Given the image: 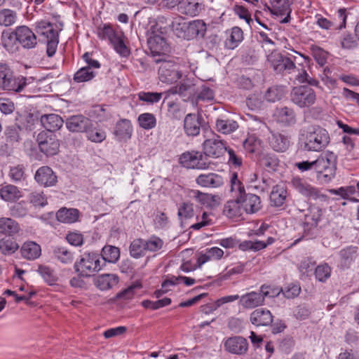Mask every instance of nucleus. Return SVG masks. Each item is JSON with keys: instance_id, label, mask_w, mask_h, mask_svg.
Returning <instances> with one entry per match:
<instances>
[{"instance_id": "1", "label": "nucleus", "mask_w": 359, "mask_h": 359, "mask_svg": "<svg viewBox=\"0 0 359 359\" xmlns=\"http://www.w3.org/2000/svg\"><path fill=\"white\" fill-rule=\"evenodd\" d=\"M328 132L319 126H311L301 133V147L306 151L320 152L330 143Z\"/></svg>"}, {"instance_id": "2", "label": "nucleus", "mask_w": 359, "mask_h": 359, "mask_svg": "<svg viewBox=\"0 0 359 359\" xmlns=\"http://www.w3.org/2000/svg\"><path fill=\"white\" fill-rule=\"evenodd\" d=\"M168 29L159 23H156L151 27L147 44L153 55H164L170 50L167 43L165 36Z\"/></svg>"}, {"instance_id": "3", "label": "nucleus", "mask_w": 359, "mask_h": 359, "mask_svg": "<svg viewBox=\"0 0 359 359\" xmlns=\"http://www.w3.org/2000/svg\"><path fill=\"white\" fill-rule=\"evenodd\" d=\"M337 156L331 151L321 154L315 160V170L317 178L321 182H329L335 175Z\"/></svg>"}, {"instance_id": "4", "label": "nucleus", "mask_w": 359, "mask_h": 359, "mask_svg": "<svg viewBox=\"0 0 359 359\" xmlns=\"http://www.w3.org/2000/svg\"><path fill=\"white\" fill-rule=\"evenodd\" d=\"M231 191L233 199L226 202L223 212L229 218H239L244 211L240 200H241V181L238 178V173L233 172L230 178Z\"/></svg>"}, {"instance_id": "5", "label": "nucleus", "mask_w": 359, "mask_h": 359, "mask_svg": "<svg viewBox=\"0 0 359 359\" xmlns=\"http://www.w3.org/2000/svg\"><path fill=\"white\" fill-rule=\"evenodd\" d=\"M27 85L23 76H15L11 67L6 62H0V90L20 92Z\"/></svg>"}, {"instance_id": "6", "label": "nucleus", "mask_w": 359, "mask_h": 359, "mask_svg": "<svg viewBox=\"0 0 359 359\" xmlns=\"http://www.w3.org/2000/svg\"><path fill=\"white\" fill-rule=\"evenodd\" d=\"M103 267L100 255L95 252H85L74 264L76 272L83 277H89L100 271Z\"/></svg>"}, {"instance_id": "7", "label": "nucleus", "mask_w": 359, "mask_h": 359, "mask_svg": "<svg viewBox=\"0 0 359 359\" xmlns=\"http://www.w3.org/2000/svg\"><path fill=\"white\" fill-rule=\"evenodd\" d=\"M156 62L160 63L158 75L161 82L172 84L182 78V72L174 60H166L165 57H162L156 60Z\"/></svg>"}, {"instance_id": "8", "label": "nucleus", "mask_w": 359, "mask_h": 359, "mask_svg": "<svg viewBox=\"0 0 359 359\" xmlns=\"http://www.w3.org/2000/svg\"><path fill=\"white\" fill-rule=\"evenodd\" d=\"M291 101L301 108L309 107L316 100V94L313 88L308 86L293 88L290 94Z\"/></svg>"}, {"instance_id": "9", "label": "nucleus", "mask_w": 359, "mask_h": 359, "mask_svg": "<svg viewBox=\"0 0 359 359\" xmlns=\"http://www.w3.org/2000/svg\"><path fill=\"white\" fill-rule=\"evenodd\" d=\"M179 162L184 168L198 170L207 169L210 165L204 153L194 150L184 152Z\"/></svg>"}, {"instance_id": "10", "label": "nucleus", "mask_w": 359, "mask_h": 359, "mask_svg": "<svg viewBox=\"0 0 359 359\" xmlns=\"http://www.w3.org/2000/svg\"><path fill=\"white\" fill-rule=\"evenodd\" d=\"M267 62L274 72L278 74H290L296 68L294 61L290 57L278 52L269 54Z\"/></svg>"}, {"instance_id": "11", "label": "nucleus", "mask_w": 359, "mask_h": 359, "mask_svg": "<svg viewBox=\"0 0 359 359\" xmlns=\"http://www.w3.org/2000/svg\"><path fill=\"white\" fill-rule=\"evenodd\" d=\"M36 141L40 151L46 156H54L58 153L60 142L55 134L41 132L37 135Z\"/></svg>"}, {"instance_id": "12", "label": "nucleus", "mask_w": 359, "mask_h": 359, "mask_svg": "<svg viewBox=\"0 0 359 359\" xmlns=\"http://www.w3.org/2000/svg\"><path fill=\"white\" fill-rule=\"evenodd\" d=\"M292 187L306 198L311 200L325 199L326 196L321 194L320 191L313 187L305 180L300 177H294L291 181Z\"/></svg>"}, {"instance_id": "13", "label": "nucleus", "mask_w": 359, "mask_h": 359, "mask_svg": "<svg viewBox=\"0 0 359 359\" xmlns=\"http://www.w3.org/2000/svg\"><path fill=\"white\" fill-rule=\"evenodd\" d=\"M242 207L247 214H255L262 208L260 197L256 194L246 193L243 184L241 182V193Z\"/></svg>"}, {"instance_id": "14", "label": "nucleus", "mask_w": 359, "mask_h": 359, "mask_svg": "<svg viewBox=\"0 0 359 359\" xmlns=\"http://www.w3.org/2000/svg\"><path fill=\"white\" fill-rule=\"evenodd\" d=\"M227 147L226 142L218 136L216 138L208 139L203 144V153L206 158H218L224 154Z\"/></svg>"}, {"instance_id": "15", "label": "nucleus", "mask_w": 359, "mask_h": 359, "mask_svg": "<svg viewBox=\"0 0 359 359\" xmlns=\"http://www.w3.org/2000/svg\"><path fill=\"white\" fill-rule=\"evenodd\" d=\"M271 6H266L265 10H268L272 15L286 16L280 21L281 23H287L290 20L292 12L291 0H271Z\"/></svg>"}, {"instance_id": "16", "label": "nucleus", "mask_w": 359, "mask_h": 359, "mask_svg": "<svg viewBox=\"0 0 359 359\" xmlns=\"http://www.w3.org/2000/svg\"><path fill=\"white\" fill-rule=\"evenodd\" d=\"M224 350L231 354L244 355L248 350L247 339L241 336L228 337L224 340Z\"/></svg>"}, {"instance_id": "17", "label": "nucleus", "mask_w": 359, "mask_h": 359, "mask_svg": "<svg viewBox=\"0 0 359 359\" xmlns=\"http://www.w3.org/2000/svg\"><path fill=\"white\" fill-rule=\"evenodd\" d=\"M65 124L72 133H85L93 126L92 121L82 114L70 116L67 118Z\"/></svg>"}, {"instance_id": "18", "label": "nucleus", "mask_w": 359, "mask_h": 359, "mask_svg": "<svg viewBox=\"0 0 359 359\" xmlns=\"http://www.w3.org/2000/svg\"><path fill=\"white\" fill-rule=\"evenodd\" d=\"M17 41L23 48H34L37 44L35 34L27 26H20L15 29Z\"/></svg>"}, {"instance_id": "19", "label": "nucleus", "mask_w": 359, "mask_h": 359, "mask_svg": "<svg viewBox=\"0 0 359 359\" xmlns=\"http://www.w3.org/2000/svg\"><path fill=\"white\" fill-rule=\"evenodd\" d=\"M290 136L278 132H271L269 137L270 147L277 152H285L290 147Z\"/></svg>"}, {"instance_id": "20", "label": "nucleus", "mask_w": 359, "mask_h": 359, "mask_svg": "<svg viewBox=\"0 0 359 359\" xmlns=\"http://www.w3.org/2000/svg\"><path fill=\"white\" fill-rule=\"evenodd\" d=\"M187 196L199 204L210 208L217 205L219 199L218 196L203 193L196 189H189Z\"/></svg>"}, {"instance_id": "21", "label": "nucleus", "mask_w": 359, "mask_h": 359, "mask_svg": "<svg viewBox=\"0 0 359 359\" xmlns=\"http://www.w3.org/2000/svg\"><path fill=\"white\" fill-rule=\"evenodd\" d=\"M203 117L199 114H188L184 120V130L188 136H197L201 131Z\"/></svg>"}, {"instance_id": "22", "label": "nucleus", "mask_w": 359, "mask_h": 359, "mask_svg": "<svg viewBox=\"0 0 359 359\" xmlns=\"http://www.w3.org/2000/svg\"><path fill=\"white\" fill-rule=\"evenodd\" d=\"M34 178L39 184L45 187L54 186L57 182L56 175L48 166L39 168L34 175Z\"/></svg>"}, {"instance_id": "23", "label": "nucleus", "mask_w": 359, "mask_h": 359, "mask_svg": "<svg viewBox=\"0 0 359 359\" xmlns=\"http://www.w3.org/2000/svg\"><path fill=\"white\" fill-rule=\"evenodd\" d=\"M273 316L271 311L266 309H257L253 311L250 317V320L254 325L269 326L273 322Z\"/></svg>"}, {"instance_id": "24", "label": "nucleus", "mask_w": 359, "mask_h": 359, "mask_svg": "<svg viewBox=\"0 0 359 359\" xmlns=\"http://www.w3.org/2000/svg\"><path fill=\"white\" fill-rule=\"evenodd\" d=\"M256 21L269 32H259L258 41L261 43L262 47L264 48L266 52H275L276 43L273 40V38L275 37L274 32H272L271 29L269 28L265 24L261 22L259 18H256Z\"/></svg>"}, {"instance_id": "25", "label": "nucleus", "mask_w": 359, "mask_h": 359, "mask_svg": "<svg viewBox=\"0 0 359 359\" xmlns=\"http://www.w3.org/2000/svg\"><path fill=\"white\" fill-rule=\"evenodd\" d=\"M274 117L277 122L285 126H292L297 121L294 109L287 107L276 108Z\"/></svg>"}, {"instance_id": "26", "label": "nucleus", "mask_w": 359, "mask_h": 359, "mask_svg": "<svg viewBox=\"0 0 359 359\" xmlns=\"http://www.w3.org/2000/svg\"><path fill=\"white\" fill-rule=\"evenodd\" d=\"M21 228L20 224L11 217L0 218V234L13 237L18 234Z\"/></svg>"}, {"instance_id": "27", "label": "nucleus", "mask_w": 359, "mask_h": 359, "mask_svg": "<svg viewBox=\"0 0 359 359\" xmlns=\"http://www.w3.org/2000/svg\"><path fill=\"white\" fill-rule=\"evenodd\" d=\"M196 182L203 187L217 188L223 185L224 180L220 175L210 172L198 175L196 179Z\"/></svg>"}, {"instance_id": "28", "label": "nucleus", "mask_w": 359, "mask_h": 359, "mask_svg": "<svg viewBox=\"0 0 359 359\" xmlns=\"http://www.w3.org/2000/svg\"><path fill=\"white\" fill-rule=\"evenodd\" d=\"M239 303L245 309H253L263 305L264 299L260 292H250L242 295L240 298Z\"/></svg>"}, {"instance_id": "29", "label": "nucleus", "mask_w": 359, "mask_h": 359, "mask_svg": "<svg viewBox=\"0 0 359 359\" xmlns=\"http://www.w3.org/2000/svg\"><path fill=\"white\" fill-rule=\"evenodd\" d=\"M119 282V278L114 273L99 275L95 280V285L100 290H107L113 288Z\"/></svg>"}, {"instance_id": "30", "label": "nucleus", "mask_w": 359, "mask_h": 359, "mask_svg": "<svg viewBox=\"0 0 359 359\" xmlns=\"http://www.w3.org/2000/svg\"><path fill=\"white\" fill-rule=\"evenodd\" d=\"M41 123L48 132L51 133L58 130L63 126L64 121L59 115L50 114L41 116Z\"/></svg>"}, {"instance_id": "31", "label": "nucleus", "mask_w": 359, "mask_h": 359, "mask_svg": "<svg viewBox=\"0 0 359 359\" xmlns=\"http://www.w3.org/2000/svg\"><path fill=\"white\" fill-rule=\"evenodd\" d=\"M0 197L6 202H15L22 197V191L15 185L2 184L0 186Z\"/></svg>"}, {"instance_id": "32", "label": "nucleus", "mask_w": 359, "mask_h": 359, "mask_svg": "<svg viewBox=\"0 0 359 359\" xmlns=\"http://www.w3.org/2000/svg\"><path fill=\"white\" fill-rule=\"evenodd\" d=\"M35 31L44 40H48L53 36H59L58 32L55 29L54 25L46 21L41 20L35 23Z\"/></svg>"}, {"instance_id": "33", "label": "nucleus", "mask_w": 359, "mask_h": 359, "mask_svg": "<svg viewBox=\"0 0 359 359\" xmlns=\"http://www.w3.org/2000/svg\"><path fill=\"white\" fill-rule=\"evenodd\" d=\"M358 248L350 245L341 249L339 252L341 264L345 268H349L358 257Z\"/></svg>"}, {"instance_id": "34", "label": "nucleus", "mask_w": 359, "mask_h": 359, "mask_svg": "<svg viewBox=\"0 0 359 359\" xmlns=\"http://www.w3.org/2000/svg\"><path fill=\"white\" fill-rule=\"evenodd\" d=\"M20 251L22 256L28 260L36 259L41 254V246L33 241L25 242L22 245Z\"/></svg>"}, {"instance_id": "35", "label": "nucleus", "mask_w": 359, "mask_h": 359, "mask_svg": "<svg viewBox=\"0 0 359 359\" xmlns=\"http://www.w3.org/2000/svg\"><path fill=\"white\" fill-rule=\"evenodd\" d=\"M1 43L4 48L10 53L19 50V43L17 41L15 29L12 32H4L1 35Z\"/></svg>"}, {"instance_id": "36", "label": "nucleus", "mask_w": 359, "mask_h": 359, "mask_svg": "<svg viewBox=\"0 0 359 359\" xmlns=\"http://www.w3.org/2000/svg\"><path fill=\"white\" fill-rule=\"evenodd\" d=\"M287 198V189L285 186L277 184L274 186L270 194L271 205L281 207L285 202Z\"/></svg>"}, {"instance_id": "37", "label": "nucleus", "mask_w": 359, "mask_h": 359, "mask_svg": "<svg viewBox=\"0 0 359 359\" xmlns=\"http://www.w3.org/2000/svg\"><path fill=\"white\" fill-rule=\"evenodd\" d=\"M133 132L131 122L128 119H121L116 125L114 135L119 140L130 139Z\"/></svg>"}, {"instance_id": "38", "label": "nucleus", "mask_w": 359, "mask_h": 359, "mask_svg": "<svg viewBox=\"0 0 359 359\" xmlns=\"http://www.w3.org/2000/svg\"><path fill=\"white\" fill-rule=\"evenodd\" d=\"M79 212L77 209L60 208L56 213L57 219L63 223H74L78 220Z\"/></svg>"}, {"instance_id": "39", "label": "nucleus", "mask_w": 359, "mask_h": 359, "mask_svg": "<svg viewBox=\"0 0 359 359\" xmlns=\"http://www.w3.org/2000/svg\"><path fill=\"white\" fill-rule=\"evenodd\" d=\"M202 4L196 0L183 1L179 7L181 13L190 16H196L202 10Z\"/></svg>"}, {"instance_id": "40", "label": "nucleus", "mask_w": 359, "mask_h": 359, "mask_svg": "<svg viewBox=\"0 0 359 359\" xmlns=\"http://www.w3.org/2000/svg\"><path fill=\"white\" fill-rule=\"evenodd\" d=\"M53 255L55 259L62 264H71L74 259V254L67 248L55 246L53 249Z\"/></svg>"}, {"instance_id": "41", "label": "nucleus", "mask_w": 359, "mask_h": 359, "mask_svg": "<svg viewBox=\"0 0 359 359\" xmlns=\"http://www.w3.org/2000/svg\"><path fill=\"white\" fill-rule=\"evenodd\" d=\"M101 256L103 266L106 262L116 263L120 257L119 248L113 245H106L102 250Z\"/></svg>"}, {"instance_id": "42", "label": "nucleus", "mask_w": 359, "mask_h": 359, "mask_svg": "<svg viewBox=\"0 0 359 359\" xmlns=\"http://www.w3.org/2000/svg\"><path fill=\"white\" fill-rule=\"evenodd\" d=\"M144 243L145 240L142 238L134 239L129 246L130 256L135 259L144 257L147 252Z\"/></svg>"}, {"instance_id": "43", "label": "nucleus", "mask_w": 359, "mask_h": 359, "mask_svg": "<svg viewBox=\"0 0 359 359\" xmlns=\"http://www.w3.org/2000/svg\"><path fill=\"white\" fill-rule=\"evenodd\" d=\"M238 128V123L232 119L218 118L216 121V129L222 134L231 133L236 130Z\"/></svg>"}, {"instance_id": "44", "label": "nucleus", "mask_w": 359, "mask_h": 359, "mask_svg": "<svg viewBox=\"0 0 359 359\" xmlns=\"http://www.w3.org/2000/svg\"><path fill=\"white\" fill-rule=\"evenodd\" d=\"M243 39V33L241 28L234 27L231 29L229 38L226 39L225 46L229 49L235 48Z\"/></svg>"}, {"instance_id": "45", "label": "nucleus", "mask_w": 359, "mask_h": 359, "mask_svg": "<svg viewBox=\"0 0 359 359\" xmlns=\"http://www.w3.org/2000/svg\"><path fill=\"white\" fill-rule=\"evenodd\" d=\"M97 73V71L83 67L74 74V80L77 83L87 82L93 79Z\"/></svg>"}, {"instance_id": "46", "label": "nucleus", "mask_w": 359, "mask_h": 359, "mask_svg": "<svg viewBox=\"0 0 359 359\" xmlns=\"http://www.w3.org/2000/svg\"><path fill=\"white\" fill-rule=\"evenodd\" d=\"M179 87L180 95L184 100L194 97L196 93V86L190 81H184L180 83Z\"/></svg>"}, {"instance_id": "47", "label": "nucleus", "mask_w": 359, "mask_h": 359, "mask_svg": "<svg viewBox=\"0 0 359 359\" xmlns=\"http://www.w3.org/2000/svg\"><path fill=\"white\" fill-rule=\"evenodd\" d=\"M37 272L41 276L44 281L50 285H54L57 280L55 272L49 266L39 265Z\"/></svg>"}, {"instance_id": "48", "label": "nucleus", "mask_w": 359, "mask_h": 359, "mask_svg": "<svg viewBox=\"0 0 359 359\" xmlns=\"http://www.w3.org/2000/svg\"><path fill=\"white\" fill-rule=\"evenodd\" d=\"M17 20V13L11 9L0 11V25L8 27L13 25Z\"/></svg>"}, {"instance_id": "49", "label": "nucleus", "mask_w": 359, "mask_h": 359, "mask_svg": "<svg viewBox=\"0 0 359 359\" xmlns=\"http://www.w3.org/2000/svg\"><path fill=\"white\" fill-rule=\"evenodd\" d=\"M21 128L17 126H8L5 130V138L7 144L13 145L20 140V131Z\"/></svg>"}, {"instance_id": "50", "label": "nucleus", "mask_w": 359, "mask_h": 359, "mask_svg": "<svg viewBox=\"0 0 359 359\" xmlns=\"http://www.w3.org/2000/svg\"><path fill=\"white\" fill-rule=\"evenodd\" d=\"M331 267L327 263L319 264L315 269V277L320 282H325L331 275Z\"/></svg>"}, {"instance_id": "51", "label": "nucleus", "mask_w": 359, "mask_h": 359, "mask_svg": "<svg viewBox=\"0 0 359 359\" xmlns=\"http://www.w3.org/2000/svg\"><path fill=\"white\" fill-rule=\"evenodd\" d=\"M121 32L115 31L110 25H104L102 27H98L97 34L101 39L113 41Z\"/></svg>"}, {"instance_id": "52", "label": "nucleus", "mask_w": 359, "mask_h": 359, "mask_svg": "<svg viewBox=\"0 0 359 359\" xmlns=\"http://www.w3.org/2000/svg\"><path fill=\"white\" fill-rule=\"evenodd\" d=\"M285 95L283 87L273 86L269 88L265 93V98L267 101L275 102L282 99Z\"/></svg>"}, {"instance_id": "53", "label": "nucleus", "mask_w": 359, "mask_h": 359, "mask_svg": "<svg viewBox=\"0 0 359 359\" xmlns=\"http://www.w3.org/2000/svg\"><path fill=\"white\" fill-rule=\"evenodd\" d=\"M138 122L140 127L146 130H149L156 126V119L154 114L144 113L139 116Z\"/></svg>"}, {"instance_id": "54", "label": "nucleus", "mask_w": 359, "mask_h": 359, "mask_svg": "<svg viewBox=\"0 0 359 359\" xmlns=\"http://www.w3.org/2000/svg\"><path fill=\"white\" fill-rule=\"evenodd\" d=\"M19 248L18 244L11 239L0 240V252L5 255L13 254Z\"/></svg>"}, {"instance_id": "55", "label": "nucleus", "mask_w": 359, "mask_h": 359, "mask_svg": "<svg viewBox=\"0 0 359 359\" xmlns=\"http://www.w3.org/2000/svg\"><path fill=\"white\" fill-rule=\"evenodd\" d=\"M163 93L156 92H140L138 93V99L149 104L158 102L163 95Z\"/></svg>"}, {"instance_id": "56", "label": "nucleus", "mask_w": 359, "mask_h": 359, "mask_svg": "<svg viewBox=\"0 0 359 359\" xmlns=\"http://www.w3.org/2000/svg\"><path fill=\"white\" fill-rule=\"evenodd\" d=\"M177 215L180 219H189L194 217V204L190 201L182 203L179 206Z\"/></svg>"}, {"instance_id": "57", "label": "nucleus", "mask_w": 359, "mask_h": 359, "mask_svg": "<svg viewBox=\"0 0 359 359\" xmlns=\"http://www.w3.org/2000/svg\"><path fill=\"white\" fill-rule=\"evenodd\" d=\"M278 159L272 154H262L259 158V163L264 168L275 170L278 165Z\"/></svg>"}, {"instance_id": "58", "label": "nucleus", "mask_w": 359, "mask_h": 359, "mask_svg": "<svg viewBox=\"0 0 359 359\" xmlns=\"http://www.w3.org/2000/svg\"><path fill=\"white\" fill-rule=\"evenodd\" d=\"M123 36V34L122 32H121L110 43L113 45L114 49L117 53H118L122 56H127L129 55V50L124 43Z\"/></svg>"}, {"instance_id": "59", "label": "nucleus", "mask_w": 359, "mask_h": 359, "mask_svg": "<svg viewBox=\"0 0 359 359\" xmlns=\"http://www.w3.org/2000/svg\"><path fill=\"white\" fill-rule=\"evenodd\" d=\"M189 29L195 36L203 37L206 32V25L203 20H194L189 23Z\"/></svg>"}, {"instance_id": "60", "label": "nucleus", "mask_w": 359, "mask_h": 359, "mask_svg": "<svg viewBox=\"0 0 359 359\" xmlns=\"http://www.w3.org/2000/svg\"><path fill=\"white\" fill-rule=\"evenodd\" d=\"M163 243L159 237L152 236L148 240H145L146 251L155 252L163 248Z\"/></svg>"}, {"instance_id": "61", "label": "nucleus", "mask_w": 359, "mask_h": 359, "mask_svg": "<svg viewBox=\"0 0 359 359\" xmlns=\"http://www.w3.org/2000/svg\"><path fill=\"white\" fill-rule=\"evenodd\" d=\"M171 299L168 297H165L162 299H158L155 302H152L150 300H144L142 302V305L146 309H150L152 310H156L160 308L164 307L170 304Z\"/></svg>"}, {"instance_id": "62", "label": "nucleus", "mask_w": 359, "mask_h": 359, "mask_svg": "<svg viewBox=\"0 0 359 359\" xmlns=\"http://www.w3.org/2000/svg\"><path fill=\"white\" fill-rule=\"evenodd\" d=\"M89 140L94 142H101L106 138L105 133L97 128H92V126L85 131Z\"/></svg>"}, {"instance_id": "63", "label": "nucleus", "mask_w": 359, "mask_h": 359, "mask_svg": "<svg viewBox=\"0 0 359 359\" xmlns=\"http://www.w3.org/2000/svg\"><path fill=\"white\" fill-rule=\"evenodd\" d=\"M246 105L252 111L259 109L262 106V96L261 94H252L246 100Z\"/></svg>"}, {"instance_id": "64", "label": "nucleus", "mask_w": 359, "mask_h": 359, "mask_svg": "<svg viewBox=\"0 0 359 359\" xmlns=\"http://www.w3.org/2000/svg\"><path fill=\"white\" fill-rule=\"evenodd\" d=\"M9 177L13 182H20L25 178V168L21 165L12 167L10 169Z\"/></svg>"}]
</instances>
